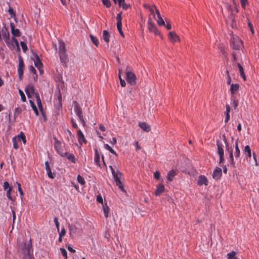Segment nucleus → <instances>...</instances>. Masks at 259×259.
I'll list each match as a JSON object with an SVG mask.
<instances>
[{"instance_id": "72a5a7b5", "label": "nucleus", "mask_w": 259, "mask_h": 259, "mask_svg": "<svg viewBox=\"0 0 259 259\" xmlns=\"http://www.w3.org/2000/svg\"><path fill=\"white\" fill-rule=\"evenodd\" d=\"M109 168L111 171L114 179H115L116 177L121 176V174L118 170L115 171L112 166L110 165Z\"/></svg>"}, {"instance_id": "8fccbe9b", "label": "nucleus", "mask_w": 259, "mask_h": 259, "mask_svg": "<svg viewBox=\"0 0 259 259\" xmlns=\"http://www.w3.org/2000/svg\"><path fill=\"white\" fill-rule=\"evenodd\" d=\"M16 184L18 186V190L19 192L20 195L23 196L24 195L23 192L21 188V184L19 183L16 182Z\"/></svg>"}, {"instance_id": "4c0bfd02", "label": "nucleus", "mask_w": 259, "mask_h": 259, "mask_svg": "<svg viewBox=\"0 0 259 259\" xmlns=\"http://www.w3.org/2000/svg\"><path fill=\"white\" fill-rule=\"evenodd\" d=\"M94 162L97 165H100V155L97 150L95 151Z\"/></svg>"}, {"instance_id": "ddd939ff", "label": "nucleus", "mask_w": 259, "mask_h": 259, "mask_svg": "<svg viewBox=\"0 0 259 259\" xmlns=\"http://www.w3.org/2000/svg\"><path fill=\"white\" fill-rule=\"evenodd\" d=\"M168 36L169 40L173 44L180 41L179 36L174 31L169 32Z\"/></svg>"}, {"instance_id": "bb28decb", "label": "nucleus", "mask_w": 259, "mask_h": 259, "mask_svg": "<svg viewBox=\"0 0 259 259\" xmlns=\"http://www.w3.org/2000/svg\"><path fill=\"white\" fill-rule=\"evenodd\" d=\"M225 107H226V112H225L226 118L225 119V122L226 123H227L230 119L229 113L230 111V107L229 105H228V104H226Z\"/></svg>"}, {"instance_id": "c9c22d12", "label": "nucleus", "mask_w": 259, "mask_h": 259, "mask_svg": "<svg viewBox=\"0 0 259 259\" xmlns=\"http://www.w3.org/2000/svg\"><path fill=\"white\" fill-rule=\"evenodd\" d=\"M118 5L120 7H121L123 9L126 10L129 7V5L124 4L125 0H117Z\"/></svg>"}, {"instance_id": "2eb2a0df", "label": "nucleus", "mask_w": 259, "mask_h": 259, "mask_svg": "<svg viewBox=\"0 0 259 259\" xmlns=\"http://www.w3.org/2000/svg\"><path fill=\"white\" fill-rule=\"evenodd\" d=\"M208 181L207 178L204 175H200L198 177L197 181L198 185L201 186L205 185V186L208 185Z\"/></svg>"}, {"instance_id": "bf43d9fd", "label": "nucleus", "mask_w": 259, "mask_h": 259, "mask_svg": "<svg viewBox=\"0 0 259 259\" xmlns=\"http://www.w3.org/2000/svg\"><path fill=\"white\" fill-rule=\"evenodd\" d=\"M60 237H63L66 234V231L64 228L61 229V231L59 232Z\"/></svg>"}, {"instance_id": "2f4dec72", "label": "nucleus", "mask_w": 259, "mask_h": 259, "mask_svg": "<svg viewBox=\"0 0 259 259\" xmlns=\"http://www.w3.org/2000/svg\"><path fill=\"white\" fill-rule=\"evenodd\" d=\"M103 39L104 40L108 43L110 40V34L107 30H104L103 32Z\"/></svg>"}, {"instance_id": "0e129e2a", "label": "nucleus", "mask_w": 259, "mask_h": 259, "mask_svg": "<svg viewBox=\"0 0 259 259\" xmlns=\"http://www.w3.org/2000/svg\"><path fill=\"white\" fill-rule=\"evenodd\" d=\"M117 142L116 139L115 138H112L111 140L110 141V143L112 145H115Z\"/></svg>"}, {"instance_id": "b1692460", "label": "nucleus", "mask_w": 259, "mask_h": 259, "mask_svg": "<svg viewBox=\"0 0 259 259\" xmlns=\"http://www.w3.org/2000/svg\"><path fill=\"white\" fill-rule=\"evenodd\" d=\"M165 188L162 184H159L157 186L156 189L154 192L156 196H159L164 191Z\"/></svg>"}, {"instance_id": "412c9836", "label": "nucleus", "mask_w": 259, "mask_h": 259, "mask_svg": "<svg viewBox=\"0 0 259 259\" xmlns=\"http://www.w3.org/2000/svg\"><path fill=\"white\" fill-rule=\"evenodd\" d=\"M10 28L11 30V33L13 36H20V32L18 29H16L15 28V25L13 23H11L10 24Z\"/></svg>"}, {"instance_id": "9b49d317", "label": "nucleus", "mask_w": 259, "mask_h": 259, "mask_svg": "<svg viewBox=\"0 0 259 259\" xmlns=\"http://www.w3.org/2000/svg\"><path fill=\"white\" fill-rule=\"evenodd\" d=\"M31 244L29 245L26 249L22 250V253L23 254V256L22 257V259H26V256H27L29 259H34L33 255L31 253Z\"/></svg>"}, {"instance_id": "37998d69", "label": "nucleus", "mask_w": 259, "mask_h": 259, "mask_svg": "<svg viewBox=\"0 0 259 259\" xmlns=\"http://www.w3.org/2000/svg\"><path fill=\"white\" fill-rule=\"evenodd\" d=\"M117 29L119 32L120 34L122 37H124V34L122 31V23H121V22H117Z\"/></svg>"}, {"instance_id": "49530a36", "label": "nucleus", "mask_w": 259, "mask_h": 259, "mask_svg": "<svg viewBox=\"0 0 259 259\" xmlns=\"http://www.w3.org/2000/svg\"><path fill=\"white\" fill-rule=\"evenodd\" d=\"M60 252H61V254H62V255L64 257V258L67 259L68 258L67 252L66 249L64 248H60Z\"/></svg>"}, {"instance_id": "a211bd4d", "label": "nucleus", "mask_w": 259, "mask_h": 259, "mask_svg": "<svg viewBox=\"0 0 259 259\" xmlns=\"http://www.w3.org/2000/svg\"><path fill=\"white\" fill-rule=\"evenodd\" d=\"M45 168L49 178L52 179H54L55 178V173L52 172L48 161L45 162Z\"/></svg>"}, {"instance_id": "4d7b16f0", "label": "nucleus", "mask_w": 259, "mask_h": 259, "mask_svg": "<svg viewBox=\"0 0 259 259\" xmlns=\"http://www.w3.org/2000/svg\"><path fill=\"white\" fill-rule=\"evenodd\" d=\"M160 177V174L158 171H156L154 174V178L156 179H159Z\"/></svg>"}, {"instance_id": "13d9d810", "label": "nucleus", "mask_w": 259, "mask_h": 259, "mask_svg": "<svg viewBox=\"0 0 259 259\" xmlns=\"http://www.w3.org/2000/svg\"><path fill=\"white\" fill-rule=\"evenodd\" d=\"M121 13H119L116 16L117 22H121Z\"/></svg>"}, {"instance_id": "864d4df0", "label": "nucleus", "mask_w": 259, "mask_h": 259, "mask_svg": "<svg viewBox=\"0 0 259 259\" xmlns=\"http://www.w3.org/2000/svg\"><path fill=\"white\" fill-rule=\"evenodd\" d=\"M3 188L5 190H8L9 188H12L8 182H5L3 185Z\"/></svg>"}, {"instance_id": "680f3d73", "label": "nucleus", "mask_w": 259, "mask_h": 259, "mask_svg": "<svg viewBox=\"0 0 259 259\" xmlns=\"http://www.w3.org/2000/svg\"><path fill=\"white\" fill-rule=\"evenodd\" d=\"M71 124H72V126L73 127H74V128H77V125L74 119L72 118L71 120Z\"/></svg>"}, {"instance_id": "a18cd8bd", "label": "nucleus", "mask_w": 259, "mask_h": 259, "mask_svg": "<svg viewBox=\"0 0 259 259\" xmlns=\"http://www.w3.org/2000/svg\"><path fill=\"white\" fill-rule=\"evenodd\" d=\"M149 10L150 11L151 14L155 17V12L156 13V10H158L156 7L155 6H152V7H149Z\"/></svg>"}, {"instance_id": "e2e57ef3", "label": "nucleus", "mask_w": 259, "mask_h": 259, "mask_svg": "<svg viewBox=\"0 0 259 259\" xmlns=\"http://www.w3.org/2000/svg\"><path fill=\"white\" fill-rule=\"evenodd\" d=\"M248 26L250 28V30L251 32V33L252 34H254V31H253V27H252V25H251V23L250 22H248Z\"/></svg>"}, {"instance_id": "6e6d98bb", "label": "nucleus", "mask_w": 259, "mask_h": 259, "mask_svg": "<svg viewBox=\"0 0 259 259\" xmlns=\"http://www.w3.org/2000/svg\"><path fill=\"white\" fill-rule=\"evenodd\" d=\"M241 7L243 8H245L246 5L248 4L247 0H240Z\"/></svg>"}, {"instance_id": "603ef678", "label": "nucleus", "mask_w": 259, "mask_h": 259, "mask_svg": "<svg viewBox=\"0 0 259 259\" xmlns=\"http://www.w3.org/2000/svg\"><path fill=\"white\" fill-rule=\"evenodd\" d=\"M20 45L21 46L23 52H25L27 50V47L26 44L23 41H21Z\"/></svg>"}, {"instance_id": "79ce46f5", "label": "nucleus", "mask_w": 259, "mask_h": 259, "mask_svg": "<svg viewBox=\"0 0 259 259\" xmlns=\"http://www.w3.org/2000/svg\"><path fill=\"white\" fill-rule=\"evenodd\" d=\"M29 102H30L31 106L32 108L33 109V111H34L35 114L37 116H38V112L37 111V108H36V106L35 105L34 103H33V102L31 100H29Z\"/></svg>"}, {"instance_id": "4468645a", "label": "nucleus", "mask_w": 259, "mask_h": 259, "mask_svg": "<svg viewBox=\"0 0 259 259\" xmlns=\"http://www.w3.org/2000/svg\"><path fill=\"white\" fill-rule=\"evenodd\" d=\"M222 175V169L219 167H216L213 170L212 177L213 179L218 180L220 179Z\"/></svg>"}, {"instance_id": "7ed1b4c3", "label": "nucleus", "mask_w": 259, "mask_h": 259, "mask_svg": "<svg viewBox=\"0 0 259 259\" xmlns=\"http://www.w3.org/2000/svg\"><path fill=\"white\" fill-rule=\"evenodd\" d=\"M2 33L3 39L5 40L6 43L10 48L12 47L13 49H14L15 45L18 51L20 50L19 42L18 40L15 38H14V37H13L12 39L10 40V34L6 27L4 26L2 28Z\"/></svg>"}, {"instance_id": "aec40b11", "label": "nucleus", "mask_w": 259, "mask_h": 259, "mask_svg": "<svg viewBox=\"0 0 259 259\" xmlns=\"http://www.w3.org/2000/svg\"><path fill=\"white\" fill-rule=\"evenodd\" d=\"M139 126L145 132H149L151 130V126L145 122H140Z\"/></svg>"}, {"instance_id": "20e7f679", "label": "nucleus", "mask_w": 259, "mask_h": 259, "mask_svg": "<svg viewBox=\"0 0 259 259\" xmlns=\"http://www.w3.org/2000/svg\"><path fill=\"white\" fill-rule=\"evenodd\" d=\"M59 55L61 62L66 63L67 62V56L65 51V45L63 41H59Z\"/></svg>"}, {"instance_id": "338daca9", "label": "nucleus", "mask_w": 259, "mask_h": 259, "mask_svg": "<svg viewBox=\"0 0 259 259\" xmlns=\"http://www.w3.org/2000/svg\"><path fill=\"white\" fill-rule=\"evenodd\" d=\"M135 146H136V150H140V149H141V147H140V146L139 145V143H138V141H137V142H135Z\"/></svg>"}, {"instance_id": "e433bc0d", "label": "nucleus", "mask_w": 259, "mask_h": 259, "mask_svg": "<svg viewBox=\"0 0 259 259\" xmlns=\"http://www.w3.org/2000/svg\"><path fill=\"white\" fill-rule=\"evenodd\" d=\"M104 147L105 149L109 151L112 154L117 156V154L116 152L107 144H105L104 145Z\"/></svg>"}, {"instance_id": "f704fd0d", "label": "nucleus", "mask_w": 259, "mask_h": 259, "mask_svg": "<svg viewBox=\"0 0 259 259\" xmlns=\"http://www.w3.org/2000/svg\"><path fill=\"white\" fill-rule=\"evenodd\" d=\"M237 65H238V67L239 68L240 76L242 77V78L244 80H245L246 77H245V74L244 72V70H243V67L241 66V65L239 63H238Z\"/></svg>"}, {"instance_id": "473e14b6", "label": "nucleus", "mask_w": 259, "mask_h": 259, "mask_svg": "<svg viewBox=\"0 0 259 259\" xmlns=\"http://www.w3.org/2000/svg\"><path fill=\"white\" fill-rule=\"evenodd\" d=\"M239 89V85L238 84H232L230 87V92L232 95H234Z\"/></svg>"}, {"instance_id": "58836bf2", "label": "nucleus", "mask_w": 259, "mask_h": 259, "mask_svg": "<svg viewBox=\"0 0 259 259\" xmlns=\"http://www.w3.org/2000/svg\"><path fill=\"white\" fill-rule=\"evenodd\" d=\"M90 38L92 42L96 46H98L99 41L98 38L92 34L90 35Z\"/></svg>"}, {"instance_id": "a19ab883", "label": "nucleus", "mask_w": 259, "mask_h": 259, "mask_svg": "<svg viewBox=\"0 0 259 259\" xmlns=\"http://www.w3.org/2000/svg\"><path fill=\"white\" fill-rule=\"evenodd\" d=\"M244 152L247 153V156L249 158L251 157V150L248 145H246L245 146L244 149Z\"/></svg>"}, {"instance_id": "6ab92c4d", "label": "nucleus", "mask_w": 259, "mask_h": 259, "mask_svg": "<svg viewBox=\"0 0 259 259\" xmlns=\"http://www.w3.org/2000/svg\"><path fill=\"white\" fill-rule=\"evenodd\" d=\"M77 136H78V142L80 145H82V144H85L86 143V140L84 138V136L83 135V134L81 131V130H79L77 131Z\"/></svg>"}, {"instance_id": "a878e982", "label": "nucleus", "mask_w": 259, "mask_h": 259, "mask_svg": "<svg viewBox=\"0 0 259 259\" xmlns=\"http://www.w3.org/2000/svg\"><path fill=\"white\" fill-rule=\"evenodd\" d=\"M120 176L116 177V178L114 179L116 185L118 186V188L120 189L122 191L124 190L123 184L121 182V181L120 180Z\"/></svg>"}, {"instance_id": "6e6552de", "label": "nucleus", "mask_w": 259, "mask_h": 259, "mask_svg": "<svg viewBox=\"0 0 259 259\" xmlns=\"http://www.w3.org/2000/svg\"><path fill=\"white\" fill-rule=\"evenodd\" d=\"M126 79L127 82L131 85H135L136 83V76L135 74L132 71H126Z\"/></svg>"}, {"instance_id": "5fc2aeb1", "label": "nucleus", "mask_w": 259, "mask_h": 259, "mask_svg": "<svg viewBox=\"0 0 259 259\" xmlns=\"http://www.w3.org/2000/svg\"><path fill=\"white\" fill-rule=\"evenodd\" d=\"M97 201L98 202H99V203H101L102 205H103V204H104L103 203V199L102 197L101 196V195H98L97 196Z\"/></svg>"}, {"instance_id": "423d86ee", "label": "nucleus", "mask_w": 259, "mask_h": 259, "mask_svg": "<svg viewBox=\"0 0 259 259\" xmlns=\"http://www.w3.org/2000/svg\"><path fill=\"white\" fill-rule=\"evenodd\" d=\"M21 140L23 141V143L24 144L26 143V140L25 136L22 132H21L17 136L13 138L12 141L13 143V147L14 149H18L19 148V143Z\"/></svg>"}, {"instance_id": "4be33fe9", "label": "nucleus", "mask_w": 259, "mask_h": 259, "mask_svg": "<svg viewBox=\"0 0 259 259\" xmlns=\"http://www.w3.org/2000/svg\"><path fill=\"white\" fill-rule=\"evenodd\" d=\"M156 15H157V17H156L155 16V17H154L155 19L156 20V21H157V24L160 26L164 25H165L164 22L163 20L162 19V18H161L160 14L158 10H156Z\"/></svg>"}, {"instance_id": "39448f33", "label": "nucleus", "mask_w": 259, "mask_h": 259, "mask_svg": "<svg viewBox=\"0 0 259 259\" xmlns=\"http://www.w3.org/2000/svg\"><path fill=\"white\" fill-rule=\"evenodd\" d=\"M74 105V110L77 116H78L80 121L81 122L82 125H85V121L84 119L82 111L81 108L79 106L76 101H74L73 102Z\"/></svg>"}, {"instance_id": "f8f14e48", "label": "nucleus", "mask_w": 259, "mask_h": 259, "mask_svg": "<svg viewBox=\"0 0 259 259\" xmlns=\"http://www.w3.org/2000/svg\"><path fill=\"white\" fill-rule=\"evenodd\" d=\"M217 147H218V153L220 157V163H224V149L222 147V144L217 142Z\"/></svg>"}, {"instance_id": "f03ea898", "label": "nucleus", "mask_w": 259, "mask_h": 259, "mask_svg": "<svg viewBox=\"0 0 259 259\" xmlns=\"http://www.w3.org/2000/svg\"><path fill=\"white\" fill-rule=\"evenodd\" d=\"M230 46L234 50L232 53L233 59L236 61L238 57L237 53L235 51L239 52L243 48V43L241 39L237 35L232 36L230 40Z\"/></svg>"}, {"instance_id": "09e8293b", "label": "nucleus", "mask_w": 259, "mask_h": 259, "mask_svg": "<svg viewBox=\"0 0 259 259\" xmlns=\"http://www.w3.org/2000/svg\"><path fill=\"white\" fill-rule=\"evenodd\" d=\"M12 188H9L6 190V195L8 198L10 200H13V198L11 196Z\"/></svg>"}, {"instance_id": "ea45409f", "label": "nucleus", "mask_w": 259, "mask_h": 259, "mask_svg": "<svg viewBox=\"0 0 259 259\" xmlns=\"http://www.w3.org/2000/svg\"><path fill=\"white\" fill-rule=\"evenodd\" d=\"M236 252L234 251H232L230 252L227 254L226 256L227 259H233L235 258Z\"/></svg>"}, {"instance_id": "3c124183", "label": "nucleus", "mask_w": 259, "mask_h": 259, "mask_svg": "<svg viewBox=\"0 0 259 259\" xmlns=\"http://www.w3.org/2000/svg\"><path fill=\"white\" fill-rule=\"evenodd\" d=\"M102 3L107 8H109L111 6L110 2L109 0H102Z\"/></svg>"}, {"instance_id": "c03bdc74", "label": "nucleus", "mask_w": 259, "mask_h": 259, "mask_svg": "<svg viewBox=\"0 0 259 259\" xmlns=\"http://www.w3.org/2000/svg\"><path fill=\"white\" fill-rule=\"evenodd\" d=\"M77 181L78 183H79L81 185H83L85 183V180L83 179V178L79 175H78L77 177Z\"/></svg>"}, {"instance_id": "de8ad7c7", "label": "nucleus", "mask_w": 259, "mask_h": 259, "mask_svg": "<svg viewBox=\"0 0 259 259\" xmlns=\"http://www.w3.org/2000/svg\"><path fill=\"white\" fill-rule=\"evenodd\" d=\"M19 94L21 97L22 101L25 102L26 101V99L23 92L21 90H19Z\"/></svg>"}, {"instance_id": "9d476101", "label": "nucleus", "mask_w": 259, "mask_h": 259, "mask_svg": "<svg viewBox=\"0 0 259 259\" xmlns=\"http://www.w3.org/2000/svg\"><path fill=\"white\" fill-rule=\"evenodd\" d=\"M25 91L28 98H31L33 96H35V94H37V93H35L34 87L31 84H29L26 86Z\"/></svg>"}, {"instance_id": "774afa93", "label": "nucleus", "mask_w": 259, "mask_h": 259, "mask_svg": "<svg viewBox=\"0 0 259 259\" xmlns=\"http://www.w3.org/2000/svg\"><path fill=\"white\" fill-rule=\"evenodd\" d=\"M120 84L122 87H125V85H126V83L125 82V81L122 79H120Z\"/></svg>"}, {"instance_id": "7c9ffc66", "label": "nucleus", "mask_w": 259, "mask_h": 259, "mask_svg": "<svg viewBox=\"0 0 259 259\" xmlns=\"http://www.w3.org/2000/svg\"><path fill=\"white\" fill-rule=\"evenodd\" d=\"M34 65L36 67H37V69L39 70L40 73H41V68L42 66V64L41 62L40 59L38 58V56L36 57V59L34 61Z\"/></svg>"}, {"instance_id": "393cba45", "label": "nucleus", "mask_w": 259, "mask_h": 259, "mask_svg": "<svg viewBox=\"0 0 259 259\" xmlns=\"http://www.w3.org/2000/svg\"><path fill=\"white\" fill-rule=\"evenodd\" d=\"M227 22L230 24L232 27L233 28L236 27V25L235 22V16L231 14L227 20Z\"/></svg>"}, {"instance_id": "5701e85b", "label": "nucleus", "mask_w": 259, "mask_h": 259, "mask_svg": "<svg viewBox=\"0 0 259 259\" xmlns=\"http://www.w3.org/2000/svg\"><path fill=\"white\" fill-rule=\"evenodd\" d=\"M64 154V157H66L67 159L72 162L73 163H75L76 162V158L75 156L71 153H68L67 152H65Z\"/></svg>"}, {"instance_id": "c85d7f7f", "label": "nucleus", "mask_w": 259, "mask_h": 259, "mask_svg": "<svg viewBox=\"0 0 259 259\" xmlns=\"http://www.w3.org/2000/svg\"><path fill=\"white\" fill-rule=\"evenodd\" d=\"M35 97L36 98V103H37V104L39 109L40 110V111H42V109H43L42 106L41 100L40 99L38 94H35Z\"/></svg>"}, {"instance_id": "052dcab7", "label": "nucleus", "mask_w": 259, "mask_h": 259, "mask_svg": "<svg viewBox=\"0 0 259 259\" xmlns=\"http://www.w3.org/2000/svg\"><path fill=\"white\" fill-rule=\"evenodd\" d=\"M54 222L55 223L58 231H59V223L58 221L57 218H55L54 219Z\"/></svg>"}, {"instance_id": "1a4fd4ad", "label": "nucleus", "mask_w": 259, "mask_h": 259, "mask_svg": "<svg viewBox=\"0 0 259 259\" xmlns=\"http://www.w3.org/2000/svg\"><path fill=\"white\" fill-rule=\"evenodd\" d=\"M148 29L149 32L153 33L155 35H159L161 38L162 36L160 34L159 31L156 28V26L152 22L151 19H149L148 22Z\"/></svg>"}, {"instance_id": "c756f323", "label": "nucleus", "mask_w": 259, "mask_h": 259, "mask_svg": "<svg viewBox=\"0 0 259 259\" xmlns=\"http://www.w3.org/2000/svg\"><path fill=\"white\" fill-rule=\"evenodd\" d=\"M102 209L104 213V215L106 218L108 217L109 212V208L107 205L106 203L103 204Z\"/></svg>"}, {"instance_id": "dca6fc26", "label": "nucleus", "mask_w": 259, "mask_h": 259, "mask_svg": "<svg viewBox=\"0 0 259 259\" xmlns=\"http://www.w3.org/2000/svg\"><path fill=\"white\" fill-rule=\"evenodd\" d=\"M24 66V62L21 57L19 58V65L18 68V73L20 79L22 77L23 74V68Z\"/></svg>"}, {"instance_id": "f257e3e1", "label": "nucleus", "mask_w": 259, "mask_h": 259, "mask_svg": "<svg viewBox=\"0 0 259 259\" xmlns=\"http://www.w3.org/2000/svg\"><path fill=\"white\" fill-rule=\"evenodd\" d=\"M226 151L229 154V162L231 165L235 167L234 158L237 159L239 157L240 151L238 147V140L235 142V148L230 147L228 144H226Z\"/></svg>"}, {"instance_id": "0eeeda50", "label": "nucleus", "mask_w": 259, "mask_h": 259, "mask_svg": "<svg viewBox=\"0 0 259 259\" xmlns=\"http://www.w3.org/2000/svg\"><path fill=\"white\" fill-rule=\"evenodd\" d=\"M54 148L57 153L62 157H64V154L66 150L64 149L63 145L59 142L57 139H55Z\"/></svg>"}, {"instance_id": "cd10ccee", "label": "nucleus", "mask_w": 259, "mask_h": 259, "mask_svg": "<svg viewBox=\"0 0 259 259\" xmlns=\"http://www.w3.org/2000/svg\"><path fill=\"white\" fill-rule=\"evenodd\" d=\"M176 175V172L174 170H171L169 171V172L167 174V179L169 181L171 182L174 179L175 176Z\"/></svg>"}, {"instance_id": "f3484780", "label": "nucleus", "mask_w": 259, "mask_h": 259, "mask_svg": "<svg viewBox=\"0 0 259 259\" xmlns=\"http://www.w3.org/2000/svg\"><path fill=\"white\" fill-rule=\"evenodd\" d=\"M68 228L69 234L71 237H73L75 234L79 232V230L75 225L69 224Z\"/></svg>"}, {"instance_id": "69168bd1", "label": "nucleus", "mask_w": 259, "mask_h": 259, "mask_svg": "<svg viewBox=\"0 0 259 259\" xmlns=\"http://www.w3.org/2000/svg\"><path fill=\"white\" fill-rule=\"evenodd\" d=\"M67 247L68 250L70 252H72V253H74V252H75V250L74 249H73V248H72L70 246L68 245V246H67Z\"/></svg>"}]
</instances>
